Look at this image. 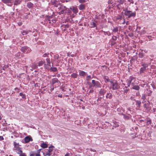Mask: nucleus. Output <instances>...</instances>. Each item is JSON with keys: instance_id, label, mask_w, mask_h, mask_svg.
I'll return each instance as SVG.
<instances>
[{"instance_id": "obj_58", "label": "nucleus", "mask_w": 156, "mask_h": 156, "mask_svg": "<svg viewBox=\"0 0 156 156\" xmlns=\"http://www.w3.org/2000/svg\"><path fill=\"white\" fill-rule=\"evenodd\" d=\"M46 54H44V55H43V57H46Z\"/></svg>"}, {"instance_id": "obj_13", "label": "nucleus", "mask_w": 156, "mask_h": 156, "mask_svg": "<svg viewBox=\"0 0 156 156\" xmlns=\"http://www.w3.org/2000/svg\"><path fill=\"white\" fill-rule=\"evenodd\" d=\"M93 85L94 87H100V84L97 81Z\"/></svg>"}, {"instance_id": "obj_42", "label": "nucleus", "mask_w": 156, "mask_h": 156, "mask_svg": "<svg viewBox=\"0 0 156 156\" xmlns=\"http://www.w3.org/2000/svg\"><path fill=\"white\" fill-rule=\"evenodd\" d=\"M79 1L80 3H84L85 2V0H79Z\"/></svg>"}, {"instance_id": "obj_53", "label": "nucleus", "mask_w": 156, "mask_h": 156, "mask_svg": "<svg viewBox=\"0 0 156 156\" xmlns=\"http://www.w3.org/2000/svg\"><path fill=\"white\" fill-rule=\"evenodd\" d=\"M119 126V125L117 124L115 125V126H115V127H118Z\"/></svg>"}, {"instance_id": "obj_64", "label": "nucleus", "mask_w": 156, "mask_h": 156, "mask_svg": "<svg viewBox=\"0 0 156 156\" xmlns=\"http://www.w3.org/2000/svg\"><path fill=\"white\" fill-rule=\"evenodd\" d=\"M135 5H136L137 4V3L136 2L135 3Z\"/></svg>"}, {"instance_id": "obj_19", "label": "nucleus", "mask_w": 156, "mask_h": 156, "mask_svg": "<svg viewBox=\"0 0 156 156\" xmlns=\"http://www.w3.org/2000/svg\"><path fill=\"white\" fill-rule=\"evenodd\" d=\"M66 8L65 7H64V9L61 11L60 13L61 14H64L65 13H66Z\"/></svg>"}, {"instance_id": "obj_45", "label": "nucleus", "mask_w": 156, "mask_h": 156, "mask_svg": "<svg viewBox=\"0 0 156 156\" xmlns=\"http://www.w3.org/2000/svg\"><path fill=\"white\" fill-rule=\"evenodd\" d=\"M3 140H4V138L3 136H0V140L1 141Z\"/></svg>"}, {"instance_id": "obj_30", "label": "nucleus", "mask_w": 156, "mask_h": 156, "mask_svg": "<svg viewBox=\"0 0 156 156\" xmlns=\"http://www.w3.org/2000/svg\"><path fill=\"white\" fill-rule=\"evenodd\" d=\"M46 60L47 62V64L48 65L50 66V59L49 58H47Z\"/></svg>"}, {"instance_id": "obj_36", "label": "nucleus", "mask_w": 156, "mask_h": 156, "mask_svg": "<svg viewBox=\"0 0 156 156\" xmlns=\"http://www.w3.org/2000/svg\"><path fill=\"white\" fill-rule=\"evenodd\" d=\"M35 155V152H31L30 154V156H34Z\"/></svg>"}, {"instance_id": "obj_29", "label": "nucleus", "mask_w": 156, "mask_h": 156, "mask_svg": "<svg viewBox=\"0 0 156 156\" xmlns=\"http://www.w3.org/2000/svg\"><path fill=\"white\" fill-rule=\"evenodd\" d=\"M44 62L43 61H41L39 62L38 63V66H42L44 64Z\"/></svg>"}, {"instance_id": "obj_63", "label": "nucleus", "mask_w": 156, "mask_h": 156, "mask_svg": "<svg viewBox=\"0 0 156 156\" xmlns=\"http://www.w3.org/2000/svg\"><path fill=\"white\" fill-rule=\"evenodd\" d=\"M153 88L154 89H156V87H153Z\"/></svg>"}, {"instance_id": "obj_25", "label": "nucleus", "mask_w": 156, "mask_h": 156, "mask_svg": "<svg viewBox=\"0 0 156 156\" xmlns=\"http://www.w3.org/2000/svg\"><path fill=\"white\" fill-rule=\"evenodd\" d=\"M20 3V1L19 0H16L14 3V4L15 5H17L19 4Z\"/></svg>"}, {"instance_id": "obj_4", "label": "nucleus", "mask_w": 156, "mask_h": 156, "mask_svg": "<svg viewBox=\"0 0 156 156\" xmlns=\"http://www.w3.org/2000/svg\"><path fill=\"white\" fill-rule=\"evenodd\" d=\"M14 145L15 147L17 150V154H20L23 153H22V151L21 150L20 148L19 147V145L18 144H17L16 142H14Z\"/></svg>"}, {"instance_id": "obj_18", "label": "nucleus", "mask_w": 156, "mask_h": 156, "mask_svg": "<svg viewBox=\"0 0 156 156\" xmlns=\"http://www.w3.org/2000/svg\"><path fill=\"white\" fill-rule=\"evenodd\" d=\"M146 68H144L143 67H141L140 69V73H143L144 71H146Z\"/></svg>"}, {"instance_id": "obj_16", "label": "nucleus", "mask_w": 156, "mask_h": 156, "mask_svg": "<svg viewBox=\"0 0 156 156\" xmlns=\"http://www.w3.org/2000/svg\"><path fill=\"white\" fill-rule=\"evenodd\" d=\"M33 5V4L30 2H29L27 3V6L29 8H31Z\"/></svg>"}, {"instance_id": "obj_28", "label": "nucleus", "mask_w": 156, "mask_h": 156, "mask_svg": "<svg viewBox=\"0 0 156 156\" xmlns=\"http://www.w3.org/2000/svg\"><path fill=\"white\" fill-rule=\"evenodd\" d=\"M142 99H143V102H145V100L146 99L145 95V94H143L142 96Z\"/></svg>"}, {"instance_id": "obj_10", "label": "nucleus", "mask_w": 156, "mask_h": 156, "mask_svg": "<svg viewBox=\"0 0 156 156\" xmlns=\"http://www.w3.org/2000/svg\"><path fill=\"white\" fill-rule=\"evenodd\" d=\"M59 83L58 80L56 78H53L51 80V83L53 85L56 83Z\"/></svg>"}, {"instance_id": "obj_38", "label": "nucleus", "mask_w": 156, "mask_h": 156, "mask_svg": "<svg viewBox=\"0 0 156 156\" xmlns=\"http://www.w3.org/2000/svg\"><path fill=\"white\" fill-rule=\"evenodd\" d=\"M91 79V77L90 76H88L86 78V80H90Z\"/></svg>"}, {"instance_id": "obj_2", "label": "nucleus", "mask_w": 156, "mask_h": 156, "mask_svg": "<svg viewBox=\"0 0 156 156\" xmlns=\"http://www.w3.org/2000/svg\"><path fill=\"white\" fill-rule=\"evenodd\" d=\"M135 80V78L132 76H130L129 79L126 80L127 87H129L131 84L133 85L134 84Z\"/></svg>"}, {"instance_id": "obj_1", "label": "nucleus", "mask_w": 156, "mask_h": 156, "mask_svg": "<svg viewBox=\"0 0 156 156\" xmlns=\"http://www.w3.org/2000/svg\"><path fill=\"white\" fill-rule=\"evenodd\" d=\"M110 84L108 85L110 89H112L113 90H116L118 88V85L117 81H114L111 80L109 81Z\"/></svg>"}, {"instance_id": "obj_48", "label": "nucleus", "mask_w": 156, "mask_h": 156, "mask_svg": "<svg viewBox=\"0 0 156 156\" xmlns=\"http://www.w3.org/2000/svg\"><path fill=\"white\" fill-rule=\"evenodd\" d=\"M36 156H41L40 154L39 153H37L36 154Z\"/></svg>"}, {"instance_id": "obj_57", "label": "nucleus", "mask_w": 156, "mask_h": 156, "mask_svg": "<svg viewBox=\"0 0 156 156\" xmlns=\"http://www.w3.org/2000/svg\"><path fill=\"white\" fill-rule=\"evenodd\" d=\"M54 88L53 87L51 88V91L52 90H54Z\"/></svg>"}, {"instance_id": "obj_26", "label": "nucleus", "mask_w": 156, "mask_h": 156, "mask_svg": "<svg viewBox=\"0 0 156 156\" xmlns=\"http://www.w3.org/2000/svg\"><path fill=\"white\" fill-rule=\"evenodd\" d=\"M104 79L106 83H107V82H109V81H111L107 77H105Z\"/></svg>"}, {"instance_id": "obj_60", "label": "nucleus", "mask_w": 156, "mask_h": 156, "mask_svg": "<svg viewBox=\"0 0 156 156\" xmlns=\"http://www.w3.org/2000/svg\"><path fill=\"white\" fill-rule=\"evenodd\" d=\"M154 112L155 111H156V109H154Z\"/></svg>"}, {"instance_id": "obj_62", "label": "nucleus", "mask_w": 156, "mask_h": 156, "mask_svg": "<svg viewBox=\"0 0 156 156\" xmlns=\"http://www.w3.org/2000/svg\"><path fill=\"white\" fill-rule=\"evenodd\" d=\"M146 104H145V105H144V107H146Z\"/></svg>"}, {"instance_id": "obj_17", "label": "nucleus", "mask_w": 156, "mask_h": 156, "mask_svg": "<svg viewBox=\"0 0 156 156\" xmlns=\"http://www.w3.org/2000/svg\"><path fill=\"white\" fill-rule=\"evenodd\" d=\"M31 67L34 69H36L37 67V65L36 64L34 63L32 65Z\"/></svg>"}, {"instance_id": "obj_31", "label": "nucleus", "mask_w": 156, "mask_h": 156, "mask_svg": "<svg viewBox=\"0 0 156 156\" xmlns=\"http://www.w3.org/2000/svg\"><path fill=\"white\" fill-rule=\"evenodd\" d=\"M21 32L22 34L23 35H26L28 34V32L25 30Z\"/></svg>"}, {"instance_id": "obj_47", "label": "nucleus", "mask_w": 156, "mask_h": 156, "mask_svg": "<svg viewBox=\"0 0 156 156\" xmlns=\"http://www.w3.org/2000/svg\"><path fill=\"white\" fill-rule=\"evenodd\" d=\"M96 82L94 80H93L92 81V83L94 84Z\"/></svg>"}, {"instance_id": "obj_22", "label": "nucleus", "mask_w": 156, "mask_h": 156, "mask_svg": "<svg viewBox=\"0 0 156 156\" xmlns=\"http://www.w3.org/2000/svg\"><path fill=\"white\" fill-rule=\"evenodd\" d=\"M50 70L51 71L56 72L57 70V69L56 67H51Z\"/></svg>"}, {"instance_id": "obj_33", "label": "nucleus", "mask_w": 156, "mask_h": 156, "mask_svg": "<svg viewBox=\"0 0 156 156\" xmlns=\"http://www.w3.org/2000/svg\"><path fill=\"white\" fill-rule=\"evenodd\" d=\"M111 97V94L110 93H108L106 95V97L108 98H110Z\"/></svg>"}, {"instance_id": "obj_8", "label": "nucleus", "mask_w": 156, "mask_h": 156, "mask_svg": "<svg viewBox=\"0 0 156 156\" xmlns=\"http://www.w3.org/2000/svg\"><path fill=\"white\" fill-rule=\"evenodd\" d=\"M33 140L30 136H26L24 138V141L26 143H28L30 141H32Z\"/></svg>"}, {"instance_id": "obj_39", "label": "nucleus", "mask_w": 156, "mask_h": 156, "mask_svg": "<svg viewBox=\"0 0 156 156\" xmlns=\"http://www.w3.org/2000/svg\"><path fill=\"white\" fill-rule=\"evenodd\" d=\"M124 118L125 119H129V116L127 115H124Z\"/></svg>"}, {"instance_id": "obj_9", "label": "nucleus", "mask_w": 156, "mask_h": 156, "mask_svg": "<svg viewBox=\"0 0 156 156\" xmlns=\"http://www.w3.org/2000/svg\"><path fill=\"white\" fill-rule=\"evenodd\" d=\"M70 8L72 10L73 12L75 13H76L78 12V9L76 7L73 6L72 8Z\"/></svg>"}, {"instance_id": "obj_61", "label": "nucleus", "mask_w": 156, "mask_h": 156, "mask_svg": "<svg viewBox=\"0 0 156 156\" xmlns=\"http://www.w3.org/2000/svg\"><path fill=\"white\" fill-rule=\"evenodd\" d=\"M108 2L109 3H111V2L109 0L108 1Z\"/></svg>"}, {"instance_id": "obj_7", "label": "nucleus", "mask_w": 156, "mask_h": 156, "mask_svg": "<svg viewBox=\"0 0 156 156\" xmlns=\"http://www.w3.org/2000/svg\"><path fill=\"white\" fill-rule=\"evenodd\" d=\"M2 1L4 3L7 4L8 6H11L12 3L10 0H2Z\"/></svg>"}, {"instance_id": "obj_41", "label": "nucleus", "mask_w": 156, "mask_h": 156, "mask_svg": "<svg viewBox=\"0 0 156 156\" xmlns=\"http://www.w3.org/2000/svg\"><path fill=\"white\" fill-rule=\"evenodd\" d=\"M59 56L58 55H55L54 56V58H55V59H58L59 58Z\"/></svg>"}, {"instance_id": "obj_40", "label": "nucleus", "mask_w": 156, "mask_h": 156, "mask_svg": "<svg viewBox=\"0 0 156 156\" xmlns=\"http://www.w3.org/2000/svg\"><path fill=\"white\" fill-rule=\"evenodd\" d=\"M112 39L113 41H115L117 39V37L115 36H113L112 37Z\"/></svg>"}, {"instance_id": "obj_11", "label": "nucleus", "mask_w": 156, "mask_h": 156, "mask_svg": "<svg viewBox=\"0 0 156 156\" xmlns=\"http://www.w3.org/2000/svg\"><path fill=\"white\" fill-rule=\"evenodd\" d=\"M79 75L81 76H84L86 75V73L84 71L79 70Z\"/></svg>"}, {"instance_id": "obj_43", "label": "nucleus", "mask_w": 156, "mask_h": 156, "mask_svg": "<svg viewBox=\"0 0 156 156\" xmlns=\"http://www.w3.org/2000/svg\"><path fill=\"white\" fill-rule=\"evenodd\" d=\"M128 1L130 2V3L133 4L134 2L133 0H128Z\"/></svg>"}, {"instance_id": "obj_20", "label": "nucleus", "mask_w": 156, "mask_h": 156, "mask_svg": "<svg viewBox=\"0 0 156 156\" xmlns=\"http://www.w3.org/2000/svg\"><path fill=\"white\" fill-rule=\"evenodd\" d=\"M132 88L133 89L135 90H138L140 89V87L136 85V86H134Z\"/></svg>"}, {"instance_id": "obj_44", "label": "nucleus", "mask_w": 156, "mask_h": 156, "mask_svg": "<svg viewBox=\"0 0 156 156\" xmlns=\"http://www.w3.org/2000/svg\"><path fill=\"white\" fill-rule=\"evenodd\" d=\"M18 24L19 26H20L22 24V23L21 22H19L18 23Z\"/></svg>"}, {"instance_id": "obj_34", "label": "nucleus", "mask_w": 156, "mask_h": 156, "mask_svg": "<svg viewBox=\"0 0 156 156\" xmlns=\"http://www.w3.org/2000/svg\"><path fill=\"white\" fill-rule=\"evenodd\" d=\"M122 16L120 15H119L117 16L116 17V19L117 20H121L122 19Z\"/></svg>"}, {"instance_id": "obj_12", "label": "nucleus", "mask_w": 156, "mask_h": 156, "mask_svg": "<svg viewBox=\"0 0 156 156\" xmlns=\"http://www.w3.org/2000/svg\"><path fill=\"white\" fill-rule=\"evenodd\" d=\"M85 5L83 4H80L79 6V9L80 10H83L85 9Z\"/></svg>"}, {"instance_id": "obj_46", "label": "nucleus", "mask_w": 156, "mask_h": 156, "mask_svg": "<svg viewBox=\"0 0 156 156\" xmlns=\"http://www.w3.org/2000/svg\"><path fill=\"white\" fill-rule=\"evenodd\" d=\"M19 156H26L25 154L24 153L20 154Z\"/></svg>"}, {"instance_id": "obj_32", "label": "nucleus", "mask_w": 156, "mask_h": 156, "mask_svg": "<svg viewBox=\"0 0 156 156\" xmlns=\"http://www.w3.org/2000/svg\"><path fill=\"white\" fill-rule=\"evenodd\" d=\"M142 66H143V67L146 68L148 66V65L146 63H144L142 64Z\"/></svg>"}, {"instance_id": "obj_23", "label": "nucleus", "mask_w": 156, "mask_h": 156, "mask_svg": "<svg viewBox=\"0 0 156 156\" xmlns=\"http://www.w3.org/2000/svg\"><path fill=\"white\" fill-rule=\"evenodd\" d=\"M71 76L73 78H76L77 76V74L76 73H73L71 74Z\"/></svg>"}, {"instance_id": "obj_56", "label": "nucleus", "mask_w": 156, "mask_h": 156, "mask_svg": "<svg viewBox=\"0 0 156 156\" xmlns=\"http://www.w3.org/2000/svg\"><path fill=\"white\" fill-rule=\"evenodd\" d=\"M131 26H129V30H131Z\"/></svg>"}, {"instance_id": "obj_49", "label": "nucleus", "mask_w": 156, "mask_h": 156, "mask_svg": "<svg viewBox=\"0 0 156 156\" xmlns=\"http://www.w3.org/2000/svg\"><path fill=\"white\" fill-rule=\"evenodd\" d=\"M69 153H67L65 155V156H69Z\"/></svg>"}, {"instance_id": "obj_37", "label": "nucleus", "mask_w": 156, "mask_h": 156, "mask_svg": "<svg viewBox=\"0 0 156 156\" xmlns=\"http://www.w3.org/2000/svg\"><path fill=\"white\" fill-rule=\"evenodd\" d=\"M146 32L145 30H141L140 31V33L142 34H144L146 33Z\"/></svg>"}, {"instance_id": "obj_15", "label": "nucleus", "mask_w": 156, "mask_h": 156, "mask_svg": "<svg viewBox=\"0 0 156 156\" xmlns=\"http://www.w3.org/2000/svg\"><path fill=\"white\" fill-rule=\"evenodd\" d=\"M96 26V24L94 22H92L90 23V27L93 28Z\"/></svg>"}, {"instance_id": "obj_6", "label": "nucleus", "mask_w": 156, "mask_h": 156, "mask_svg": "<svg viewBox=\"0 0 156 156\" xmlns=\"http://www.w3.org/2000/svg\"><path fill=\"white\" fill-rule=\"evenodd\" d=\"M21 51L24 53H28L30 52V49L27 47L24 46L21 49Z\"/></svg>"}, {"instance_id": "obj_14", "label": "nucleus", "mask_w": 156, "mask_h": 156, "mask_svg": "<svg viewBox=\"0 0 156 156\" xmlns=\"http://www.w3.org/2000/svg\"><path fill=\"white\" fill-rule=\"evenodd\" d=\"M41 146L43 148H46L48 147V145L46 143H43L41 144Z\"/></svg>"}, {"instance_id": "obj_52", "label": "nucleus", "mask_w": 156, "mask_h": 156, "mask_svg": "<svg viewBox=\"0 0 156 156\" xmlns=\"http://www.w3.org/2000/svg\"><path fill=\"white\" fill-rule=\"evenodd\" d=\"M41 151V149H39L37 151V152L39 153Z\"/></svg>"}, {"instance_id": "obj_51", "label": "nucleus", "mask_w": 156, "mask_h": 156, "mask_svg": "<svg viewBox=\"0 0 156 156\" xmlns=\"http://www.w3.org/2000/svg\"><path fill=\"white\" fill-rule=\"evenodd\" d=\"M151 120H149L147 121V123L148 124H150L151 123Z\"/></svg>"}, {"instance_id": "obj_3", "label": "nucleus", "mask_w": 156, "mask_h": 156, "mask_svg": "<svg viewBox=\"0 0 156 156\" xmlns=\"http://www.w3.org/2000/svg\"><path fill=\"white\" fill-rule=\"evenodd\" d=\"M54 147L51 146L48 147V149L47 152H43V154L44 156H50L51 154V152L53 150Z\"/></svg>"}, {"instance_id": "obj_5", "label": "nucleus", "mask_w": 156, "mask_h": 156, "mask_svg": "<svg viewBox=\"0 0 156 156\" xmlns=\"http://www.w3.org/2000/svg\"><path fill=\"white\" fill-rule=\"evenodd\" d=\"M124 14L126 16H128V18H130L132 16L134 17L136 15L135 12H132L130 11H125Z\"/></svg>"}, {"instance_id": "obj_59", "label": "nucleus", "mask_w": 156, "mask_h": 156, "mask_svg": "<svg viewBox=\"0 0 156 156\" xmlns=\"http://www.w3.org/2000/svg\"><path fill=\"white\" fill-rule=\"evenodd\" d=\"M125 23V20H124V22L123 23V24H124Z\"/></svg>"}, {"instance_id": "obj_54", "label": "nucleus", "mask_w": 156, "mask_h": 156, "mask_svg": "<svg viewBox=\"0 0 156 156\" xmlns=\"http://www.w3.org/2000/svg\"><path fill=\"white\" fill-rule=\"evenodd\" d=\"M150 92H149V93L148 94V95H150L151 94V93L152 92L151 91H149Z\"/></svg>"}, {"instance_id": "obj_24", "label": "nucleus", "mask_w": 156, "mask_h": 156, "mask_svg": "<svg viewBox=\"0 0 156 156\" xmlns=\"http://www.w3.org/2000/svg\"><path fill=\"white\" fill-rule=\"evenodd\" d=\"M119 30V28L118 27H115L114 28L113 31L114 32H116L118 31Z\"/></svg>"}, {"instance_id": "obj_50", "label": "nucleus", "mask_w": 156, "mask_h": 156, "mask_svg": "<svg viewBox=\"0 0 156 156\" xmlns=\"http://www.w3.org/2000/svg\"><path fill=\"white\" fill-rule=\"evenodd\" d=\"M90 150V151H93V152H95L96 151V150H93L92 149H91Z\"/></svg>"}, {"instance_id": "obj_27", "label": "nucleus", "mask_w": 156, "mask_h": 156, "mask_svg": "<svg viewBox=\"0 0 156 156\" xmlns=\"http://www.w3.org/2000/svg\"><path fill=\"white\" fill-rule=\"evenodd\" d=\"M125 1V0H118L117 2L119 3V4H122Z\"/></svg>"}, {"instance_id": "obj_35", "label": "nucleus", "mask_w": 156, "mask_h": 156, "mask_svg": "<svg viewBox=\"0 0 156 156\" xmlns=\"http://www.w3.org/2000/svg\"><path fill=\"white\" fill-rule=\"evenodd\" d=\"M20 96L22 97L23 98H25V95L22 93H20Z\"/></svg>"}, {"instance_id": "obj_21", "label": "nucleus", "mask_w": 156, "mask_h": 156, "mask_svg": "<svg viewBox=\"0 0 156 156\" xmlns=\"http://www.w3.org/2000/svg\"><path fill=\"white\" fill-rule=\"evenodd\" d=\"M141 104V102L140 101H136V105H138L139 107L140 106V105Z\"/></svg>"}, {"instance_id": "obj_55", "label": "nucleus", "mask_w": 156, "mask_h": 156, "mask_svg": "<svg viewBox=\"0 0 156 156\" xmlns=\"http://www.w3.org/2000/svg\"><path fill=\"white\" fill-rule=\"evenodd\" d=\"M129 22H128V21H127V22H126V25H128V24H129Z\"/></svg>"}]
</instances>
